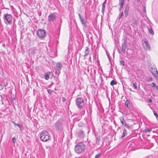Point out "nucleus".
I'll list each match as a JSON object with an SVG mask.
<instances>
[{"label":"nucleus","mask_w":158,"mask_h":158,"mask_svg":"<svg viewBox=\"0 0 158 158\" xmlns=\"http://www.w3.org/2000/svg\"><path fill=\"white\" fill-rule=\"evenodd\" d=\"M85 149V145L82 142H79L75 146L74 151L77 154H80L84 152Z\"/></svg>","instance_id":"f257e3e1"},{"label":"nucleus","mask_w":158,"mask_h":158,"mask_svg":"<svg viewBox=\"0 0 158 158\" xmlns=\"http://www.w3.org/2000/svg\"><path fill=\"white\" fill-rule=\"evenodd\" d=\"M50 138V135L49 133L45 131H42L40 134V140L42 141H47Z\"/></svg>","instance_id":"f03ea898"},{"label":"nucleus","mask_w":158,"mask_h":158,"mask_svg":"<svg viewBox=\"0 0 158 158\" xmlns=\"http://www.w3.org/2000/svg\"><path fill=\"white\" fill-rule=\"evenodd\" d=\"M54 126L56 130L57 131H61L63 130V126L62 120H57L54 124Z\"/></svg>","instance_id":"7ed1b4c3"},{"label":"nucleus","mask_w":158,"mask_h":158,"mask_svg":"<svg viewBox=\"0 0 158 158\" xmlns=\"http://www.w3.org/2000/svg\"><path fill=\"white\" fill-rule=\"evenodd\" d=\"M3 19L4 22L6 24H10L12 20V16L11 14L8 13L4 14L3 15Z\"/></svg>","instance_id":"20e7f679"},{"label":"nucleus","mask_w":158,"mask_h":158,"mask_svg":"<svg viewBox=\"0 0 158 158\" xmlns=\"http://www.w3.org/2000/svg\"><path fill=\"white\" fill-rule=\"evenodd\" d=\"M76 104L79 109H82L84 107V102L83 99L82 98H79L76 99Z\"/></svg>","instance_id":"39448f33"},{"label":"nucleus","mask_w":158,"mask_h":158,"mask_svg":"<svg viewBox=\"0 0 158 158\" xmlns=\"http://www.w3.org/2000/svg\"><path fill=\"white\" fill-rule=\"evenodd\" d=\"M127 39L126 38L124 39L123 42L121 46V50L123 53L125 54L126 52V50L127 48Z\"/></svg>","instance_id":"423d86ee"},{"label":"nucleus","mask_w":158,"mask_h":158,"mask_svg":"<svg viewBox=\"0 0 158 158\" xmlns=\"http://www.w3.org/2000/svg\"><path fill=\"white\" fill-rule=\"evenodd\" d=\"M37 34L40 39H43L45 35L46 32L43 30L39 29L37 31Z\"/></svg>","instance_id":"0eeeda50"},{"label":"nucleus","mask_w":158,"mask_h":158,"mask_svg":"<svg viewBox=\"0 0 158 158\" xmlns=\"http://www.w3.org/2000/svg\"><path fill=\"white\" fill-rule=\"evenodd\" d=\"M57 16L55 13H51L48 16V20L50 22H53L56 19Z\"/></svg>","instance_id":"6e6552de"},{"label":"nucleus","mask_w":158,"mask_h":158,"mask_svg":"<svg viewBox=\"0 0 158 158\" xmlns=\"http://www.w3.org/2000/svg\"><path fill=\"white\" fill-rule=\"evenodd\" d=\"M62 67V65L60 63L57 62L56 63L55 67V69L56 73L58 74V76L60 73V71Z\"/></svg>","instance_id":"1a4fd4ad"},{"label":"nucleus","mask_w":158,"mask_h":158,"mask_svg":"<svg viewBox=\"0 0 158 158\" xmlns=\"http://www.w3.org/2000/svg\"><path fill=\"white\" fill-rule=\"evenodd\" d=\"M143 45L144 48L146 50H151V47H150V45L147 40L145 39L144 40V42L143 43Z\"/></svg>","instance_id":"9d476101"},{"label":"nucleus","mask_w":158,"mask_h":158,"mask_svg":"<svg viewBox=\"0 0 158 158\" xmlns=\"http://www.w3.org/2000/svg\"><path fill=\"white\" fill-rule=\"evenodd\" d=\"M77 135L80 139H83L84 138L85 134L83 131L80 130L77 131Z\"/></svg>","instance_id":"9b49d317"},{"label":"nucleus","mask_w":158,"mask_h":158,"mask_svg":"<svg viewBox=\"0 0 158 158\" xmlns=\"http://www.w3.org/2000/svg\"><path fill=\"white\" fill-rule=\"evenodd\" d=\"M120 120L123 125L125 127L128 129H130V127L127 124H126V122H125L124 119L123 117H120Z\"/></svg>","instance_id":"f8f14e48"},{"label":"nucleus","mask_w":158,"mask_h":158,"mask_svg":"<svg viewBox=\"0 0 158 158\" xmlns=\"http://www.w3.org/2000/svg\"><path fill=\"white\" fill-rule=\"evenodd\" d=\"M149 70L155 77H157L158 76V72L156 69H153L151 67L149 69Z\"/></svg>","instance_id":"ddd939ff"},{"label":"nucleus","mask_w":158,"mask_h":158,"mask_svg":"<svg viewBox=\"0 0 158 158\" xmlns=\"http://www.w3.org/2000/svg\"><path fill=\"white\" fill-rule=\"evenodd\" d=\"M81 24L84 26V27H86V23H87L86 19L84 18H82L80 19Z\"/></svg>","instance_id":"4468645a"},{"label":"nucleus","mask_w":158,"mask_h":158,"mask_svg":"<svg viewBox=\"0 0 158 158\" xmlns=\"http://www.w3.org/2000/svg\"><path fill=\"white\" fill-rule=\"evenodd\" d=\"M129 10V5L128 4L125 7V15L126 17H127L128 15Z\"/></svg>","instance_id":"2eb2a0df"},{"label":"nucleus","mask_w":158,"mask_h":158,"mask_svg":"<svg viewBox=\"0 0 158 158\" xmlns=\"http://www.w3.org/2000/svg\"><path fill=\"white\" fill-rule=\"evenodd\" d=\"M30 53L32 55H34L37 51V49L35 48H31L30 50Z\"/></svg>","instance_id":"dca6fc26"},{"label":"nucleus","mask_w":158,"mask_h":158,"mask_svg":"<svg viewBox=\"0 0 158 158\" xmlns=\"http://www.w3.org/2000/svg\"><path fill=\"white\" fill-rule=\"evenodd\" d=\"M106 2V0H105V2L102 3V14L103 15L104 14V9L105 6V4Z\"/></svg>","instance_id":"f3484780"},{"label":"nucleus","mask_w":158,"mask_h":158,"mask_svg":"<svg viewBox=\"0 0 158 158\" xmlns=\"http://www.w3.org/2000/svg\"><path fill=\"white\" fill-rule=\"evenodd\" d=\"M125 106L128 108H129L130 107V100L127 99L126 100L125 103Z\"/></svg>","instance_id":"a211bd4d"},{"label":"nucleus","mask_w":158,"mask_h":158,"mask_svg":"<svg viewBox=\"0 0 158 158\" xmlns=\"http://www.w3.org/2000/svg\"><path fill=\"white\" fill-rule=\"evenodd\" d=\"M89 48L88 47H86L84 56H87L89 54Z\"/></svg>","instance_id":"6ab92c4d"},{"label":"nucleus","mask_w":158,"mask_h":158,"mask_svg":"<svg viewBox=\"0 0 158 158\" xmlns=\"http://www.w3.org/2000/svg\"><path fill=\"white\" fill-rule=\"evenodd\" d=\"M127 135V131L126 129L124 128L123 130V135L121 136V138H123L125 135Z\"/></svg>","instance_id":"aec40b11"},{"label":"nucleus","mask_w":158,"mask_h":158,"mask_svg":"<svg viewBox=\"0 0 158 158\" xmlns=\"http://www.w3.org/2000/svg\"><path fill=\"white\" fill-rule=\"evenodd\" d=\"M51 73H46L44 75V78L47 80H48L49 78V76L50 75Z\"/></svg>","instance_id":"412c9836"},{"label":"nucleus","mask_w":158,"mask_h":158,"mask_svg":"<svg viewBox=\"0 0 158 158\" xmlns=\"http://www.w3.org/2000/svg\"><path fill=\"white\" fill-rule=\"evenodd\" d=\"M102 77L101 75H100L99 78V80L98 81V84L101 85L102 83Z\"/></svg>","instance_id":"4be33fe9"},{"label":"nucleus","mask_w":158,"mask_h":158,"mask_svg":"<svg viewBox=\"0 0 158 158\" xmlns=\"http://www.w3.org/2000/svg\"><path fill=\"white\" fill-rule=\"evenodd\" d=\"M12 123L14 124L15 125L17 126L18 127L20 128L21 130H22V128H23V125L22 124H20L19 123H15L13 122Z\"/></svg>","instance_id":"5701e85b"},{"label":"nucleus","mask_w":158,"mask_h":158,"mask_svg":"<svg viewBox=\"0 0 158 158\" xmlns=\"http://www.w3.org/2000/svg\"><path fill=\"white\" fill-rule=\"evenodd\" d=\"M148 31L152 35H153L154 34V32L153 31L152 27H150L149 28H148Z\"/></svg>","instance_id":"b1692460"},{"label":"nucleus","mask_w":158,"mask_h":158,"mask_svg":"<svg viewBox=\"0 0 158 158\" xmlns=\"http://www.w3.org/2000/svg\"><path fill=\"white\" fill-rule=\"evenodd\" d=\"M132 24L134 26H136L138 25V23L136 20H133Z\"/></svg>","instance_id":"393cba45"},{"label":"nucleus","mask_w":158,"mask_h":158,"mask_svg":"<svg viewBox=\"0 0 158 158\" xmlns=\"http://www.w3.org/2000/svg\"><path fill=\"white\" fill-rule=\"evenodd\" d=\"M116 84H117V83H116V81L114 80H112L111 81V82L110 83V84L111 85H116Z\"/></svg>","instance_id":"a878e982"},{"label":"nucleus","mask_w":158,"mask_h":158,"mask_svg":"<svg viewBox=\"0 0 158 158\" xmlns=\"http://www.w3.org/2000/svg\"><path fill=\"white\" fill-rule=\"evenodd\" d=\"M39 46H40V51H42V48H45V47L44 46H43V45H42V43H40L39 44Z\"/></svg>","instance_id":"bb28decb"},{"label":"nucleus","mask_w":158,"mask_h":158,"mask_svg":"<svg viewBox=\"0 0 158 158\" xmlns=\"http://www.w3.org/2000/svg\"><path fill=\"white\" fill-rule=\"evenodd\" d=\"M123 12L122 11L119 14V19H120L121 18H122V17L123 16Z\"/></svg>","instance_id":"cd10ccee"},{"label":"nucleus","mask_w":158,"mask_h":158,"mask_svg":"<svg viewBox=\"0 0 158 158\" xmlns=\"http://www.w3.org/2000/svg\"><path fill=\"white\" fill-rule=\"evenodd\" d=\"M125 62L123 60H121L120 61V64L123 66H125Z\"/></svg>","instance_id":"c85d7f7f"},{"label":"nucleus","mask_w":158,"mask_h":158,"mask_svg":"<svg viewBox=\"0 0 158 158\" xmlns=\"http://www.w3.org/2000/svg\"><path fill=\"white\" fill-rule=\"evenodd\" d=\"M100 140V138H97L96 140V143L97 144H98L99 143V142Z\"/></svg>","instance_id":"c756f323"},{"label":"nucleus","mask_w":158,"mask_h":158,"mask_svg":"<svg viewBox=\"0 0 158 158\" xmlns=\"http://www.w3.org/2000/svg\"><path fill=\"white\" fill-rule=\"evenodd\" d=\"M132 84L134 88L135 89H137V87L135 84L134 83H133Z\"/></svg>","instance_id":"7c9ffc66"},{"label":"nucleus","mask_w":158,"mask_h":158,"mask_svg":"<svg viewBox=\"0 0 158 158\" xmlns=\"http://www.w3.org/2000/svg\"><path fill=\"white\" fill-rule=\"evenodd\" d=\"M153 112V113H154V115L155 116L156 118H158V115L157 113L154 110Z\"/></svg>","instance_id":"2f4dec72"},{"label":"nucleus","mask_w":158,"mask_h":158,"mask_svg":"<svg viewBox=\"0 0 158 158\" xmlns=\"http://www.w3.org/2000/svg\"><path fill=\"white\" fill-rule=\"evenodd\" d=\"M151 131V129H145V131H144L146 133L149 132Z\"/></svg>","instance_id":"473e14b6"},{"label":"nucleus","mask_w":158,"mask_h":158,"mask_svg":"<svg viewBox=\"0 0 158 158\" xmlns=\"http://www.w3.org/2000/svg\"><path fill=\"white\" fill-rule=\"evenodd\" d=\"M101 155V154L100 153L99 154H97L95 156V158H98Z\"/></svg>","instance_id":"72a5a7b5"},{"label":"nucleus","mask_w":158,"mask_h":158,"mask_svg":"<svg viewBox=\"0 0 158 158\" xmlns=\"http://www.w3.org/2000/svg\"><path fill=\"white\" fill-rule=\"evenodd\" d=\"M47 91L50 94H51L52 93V91L50 89H48Z\"/></svg>","instance_id":"f704fd0d"},{"label":"nucleus","mask_w":158,"mask_h":158,"mask_svg":"<svg viewBox=\"0 0 158 158\" xmlns=\"http://www.w3.org/2000/svg\"><path fill=\"white\" fill-rule=\"evenodd\" d=\"M152 80V78L151 77H149L147 79V81L148 82H150Z\"/></svg>","instance_id":"c9c22d12"},{"label":"nucleus","mask_w":158,"mask_h":158,"mask_svg":"<svg viewBox=\"0 0 158 158\" xmlns=\"http://www.w3.org/2000/svg\"><path fill=\"white\" fill-rule=\"evenodd\" d=\"M12 140L13 141V142L14 143H15L16 142V138L15 137H14L12 139Z\"/></svg>","instance_id":"e433bc0d"},{"label":"nucleus","mask_w":158,"mask_h":158,"mask_svg":"<svg viewBox=\"0 0 158 158\" xmlns=\"http://www.w3.org/2000/svg\"><path fill=\"white\" fill-rule=\"evenodd\" d=\"M151 85L152 87L155 88V86L156 85L155 83L152 82L151 84Z\"/></svg>","instance_id":"4c0bfd02"},{"label":"nucleus","mask_w":158,"mask_h":158,"mask_svg":"<svg viewBox=\"0 0 158 158\" xmlns=\"http://www.w3.org/2000/svg\"><path fill=\"white\" fill-rule=\"evenodd\" d=\"M85 0H80V1L81 3L82 4V5H83L85 4Z\"/></svg>","instance_id":"58836bf2"},{"label":"nucleus","mask_w":158,"mask_h":158,"mask_svg":"<svg viewBox=\"0 0 158 158\" xmlns=\"http://www.w3.org/2000/svg\"><path fill=\"white\" fill-rule=\"evenodd\" d=\"M123 5H120V7L119 9V11L120 12L121 11V9H123Z\"/></svg>","instance_id":"ea45409f"},{"label":"nucleus","mask_w":158,"mask_h":158,"mask_svg":"<svg viewBox=\"0 0 158 158\" xmlns=\"http://www.w3.org/2000/svg\"><path fill=\"white\" fill-rule=\"evenodd\" d=\"M124 1H123L122 0H121L120 3V5L123 6L124 4Z\"/></svg>","instance_id":"a19ab883"},{"label":"nucleus","mask_w":158,"mask_h":158,"mask_svg":"<svg viewBox=\"0 0 158 158\" xmlns=\"http://www.w3.org/2000/svg\"><path fill=\"white\" fill-rule=\"evenodd\" d=\"M62 100L63 102H64L66 100V99L65 98L62 97Z\"/></svg>","instance_id":"79ce46f5"},{"label":"nucleus","mask_w":158,"mask_h":158,"mask_svg":"<svg viewBox=\"0 0 158 158\" xmlns=\"http://www.w3.org/2000/svg\"><path fill=\"white\" fill-rule=\"evenodd\" d=\"M3 88V87L2 85H1V84H0V90L2 89Z\"/></svg>","instance_id":"37998d69"},{"label":"nucleus","mask_w":158,"mask_h":158,"mask_svg":"<svg viewBox=\"0 0 158 158\" xmlns=\"http://www.w3.org/2000/svg\"><path fill=\"white\" fill-rule=\"evenodd\" d=\"M143 11L144 12H146V8L144 6L143 7Z\"/></svg>","instance_id":"c03bdc74"},{"label":"nucleus","mask_w":158,"mask_h":158,"mask_svg":"<svg viewBox=\"0 0 158 158\" xmlns=\"http://www.w3.org/2000/svg\"><path fill=\"white\" fill-rule=\"evenodd\" d=\"M78 15L79 16L80 19H81L82 18L81 17V15L80 14H79Z\"/></svg>","instance_id":"a18cd8bd"},{"label":"nucleus","mask_w":158,"mask_h":158,"mask_svg":"<svg viewBox=\"0 0 158 158\" xmlns=\"http://www.w3.org/2000/svg\"><path fill=\"white\" fill-rule=\"evenodd\" d=\"M148 101L150 103H151L152 102V100L151 99H148Z\"/></svg>","instance_id":"49530a36"},{"label":"nucleus","mask_w":158,"mask_h":158,"mask_svg":"<svg viewBox=\"0 0 158 158\" xmlns=\"http://www.w3.org/2000/svg\"><path fill=\"white\" fill-rule=\"evenodd\" d=\"M155 87L156 88V90L158 89V86L156 85H155Z\"/></svg>","instance_id":"de8ad7c7"},{"label":"nucleus","mask_w":158,"mask_h":158,"mask_svg":"<svg viewBox=\"0 0 158 158\" xmlns=\"http://www.w3.org/2000/svg\"><path fill=\"white\" fill-rule=\"evenodd\" d=\"M1 25L2 24L1 22V20L0 19V29H1Z\"/></svg>","instance_id":"09e8293b"},{"label":"nucleus","mask_w":158,"mask_h":158,"mask_svg":"<svg viewBox=\"0 0 158 158\" xmlns=\"http://www.w3.org/2000/svg\"><path fill=\"white\" fill-rule=\"evenodd\" d=\"M7 85V82H6V83H4V85L5 86H6V85Z\"/></svg>","instance_id":"8fccbe9b"},{"label":"nucleus","mask_w":158,"mask_h":158,"mask_svg":"<svg viewBox=\"0 0 158 158\" xmlns=\"http://www.w3.org/2000/svg\"><path fill=\"white\" fill-rule=\"evenodd\" d=\"M136 0L138 2H139L140 1V0Z\"/></svg>","instance_id":"3c124183"},{"label":"nucleus","mask_w":158,"mask_h":158,"mask_svg":"<svg viewBox=\"0 0 158 158\" xmlns=\"http://www.w3.org/2000/svg\"><path fill=\"white\" fill-rule=\"evenodd\" d=\"M89 59L90 60L91 59V57H90L89 58Z\"/></svg>","instance_id":"603ef678"},{"label":"nucleus","mask_w":158,"mask_h":158,"mask_svg":"<svg viewBox=\"0 0 158 158\" xmlns=\"http://www.w3.org/2000/svg\"><path fill=\"white\" fill-rule=\"evenodd\" d=\"M41 15V14H39V15H40H40Z\"/></svg>","instance_id":"864d4df0"},{"label":"nucleus","mask_w":158,"mask_h":158,"mask_svg":"<svg viewBox=\"0 0 158 158\" xmlns=\"http://www.w3.org/2000/svg\"><path fill=\"white\" fill-rule=\"evenodd\" d=\"M78 126H79V127H80V125H79V124H78Z\"/></svg>","instance_id":"5fc2aeb1"},{"label":"nucleus","mask_w":158,"mask_h":158,"mask_svg":"<svg viewBox=\"0 0 158 158\" xmlns=\"http://www.w3.org/2000/svg\"><path fill=\"white\" fill-rule=\"evenodd\" d=\"M52 84H53V82H52Z\"/></svg>","instance_id":"6e6d98bb"},{"label":"nucleus","mask_w":158,"mask_h":158,"mask_svg":"<svg viewBox=\"0 0 158 158\" xmlns=\"http://www.w3.org/2000/svg\"><path fill=\"white\" fill-rule=\"evenodd\" d=\"M2 104H3V102H2Z\"/></svg>","instance_id":"4d7b16f0"}]
</instances>
